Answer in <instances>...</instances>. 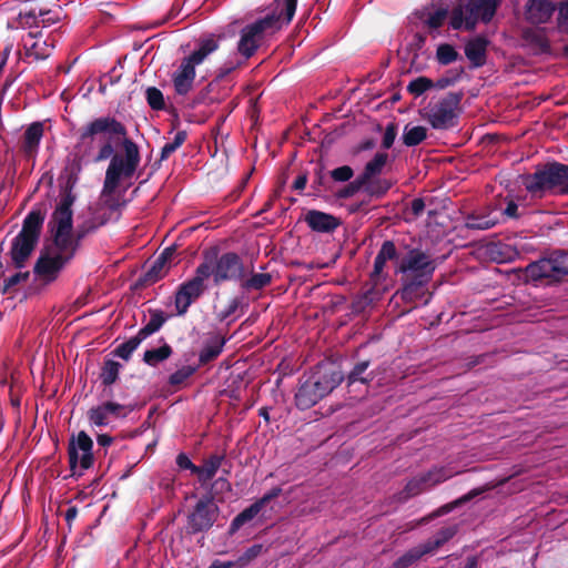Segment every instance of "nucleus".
Returning a JSON list of instances; mask_svg holds the SVG:
<instances>
[{
    "label": "nucleus",
    "instance_id": "obj_33",
    "mask_svg": "<svg viewBox=\"0 0 568 568\" xmlns=\"http://www.w3.org/2000/svg\"><path fill=\"white\" fill-rule=\"evenodd\" d=\"M388 155L386 153H376L372 161H369L362 175V181L365 183L373 176L379 174L387 162Z\"/></svg>",
    "mask_w": 568,
    "mask_h": 568
},
{
    "label": "nucleus",
    "instance_id": "obj_31",
    "mask_svg": "<svg viewBox=\"0 0 568 568\" xmlns=\"http://www.w3.org/2000/svg\"><path fill=\"white\" fill-rule=\"evenodd\" d=\"M457 532V528L455 526L446 527L440 529L433 539L424 542L426 549H429V554L437 550L440 546L452 539Z\"/></svg>",
    "mask_w": 568,
    "mask_h": 568
},
{
    "label": "nucleus",
    "instance_id": "obj_22",
    "mask_svg": "<svg viewBox=\"0 0 568 568\" xmlns=\"http://www.w3.org/2000/svg\"><path fill=\"white\" fill-rule=\"evenodd\" d=\"M43 123H31L23 133L21 150L29 156L34 155L39 150L40 141L43 136Z\"/></svg>",
    "mask_w": 568,
    "mask_h": 568
},
{
    "label": "nucleus",
    "instance_id": "obj_38",
    "mask_svg": "<svg viewBox=\"0 0 568 568\" xmlns=\"http://www.w3.org/2000/svg\"><path fill=\"white\" fill-rule=\"evenodd\" d=\"M223 344L224 343L219 339H215L214 342L206 344L200 353V362L202 364H206L216 358L223 349Z\"/></svg>",
    "mask_w": 568,
    "mask_h": 568
},
{
    "label": "nucleus",
    "instance_id": "obj_2",
    "mask_svg": "<svg viewBox=\"0 0 568 568\" xmlns=\"http://www.w3.org/2000/svg\"><path fill=\"white\" fill-rule=\"evenodd\" d=\"M296 4L297 0H275L273 8L265 16L241 29L236 49L244 61L253 57L268 37L291 22Z\"/></svg>",
    "mask_w": 568,
    "mask_h": 568
},
{
    "label": "nucleus",
    "instance_id": "obj_37",
    "mask_svg": "<svg viewBox=\"0 0 568 568\" xmlns=\"http://www.w3.org/2000/svg\"><path fill=\"white\" fill-rule=\"evenodd\" d=\"M142 342L143 339L136 334L126 342L119 345L115 349V355L124 361H128Z\"/></svg>",
    "mask_w": 568,
    "mask_h": 568
},
{
    "label": "nucleus",
    "instance_id": "obj_29",
    "mask_svg": "<svg viewBox=\"0 0 568 568\" xmlns=\"http://www.w3.org/2000/svg\"><path fill=\"white\" fill-rule=\"evenodd\" d=\"M241 286L246 291H258L270 285L272 276L268 273H254L247 278H242Z\"/></svg>",
    "mask_w": 568,
    "mask_h": 568
},
{
    "label": "nucleus",
    "instance_id": "obj_19",
    "mask_svg": "<svg viewBox=\"0 0 568 568\" xmlns=\"http://www.w3.org/2000/svg\"><path fill=\"white\" fill-rule=\"evenodd\" d=\"M308 381L324 397L342 383L343 374L333 366L320 365Z\"/></svg>",
    "mask_w": 568,
    "mask_h": 568
},
{
    "label": "nucleus",
    "instance_id": "obj_45",
    "mask_svg": "<svg viewBox=\"0 0 568 568\" xmlns=\"http://www.w3.org/2000/svg\"><path fill=\"white\" fill-rule=\"evenodd\" d=\"M168 270L169 267L164 262V257H158L146 273L148 280L153 282L158 281L166 274Z\"/></svg>",
    "mask_w": 568,
    "mask_h": 568
},
{
    "label": "nucleus",
    "instance_id": "obj_10",
    "mask_svg": "<svg viewBox=\"0 0 568 568\" xmlns=\"http://www.w3.org/2000/svg\"><path fill=\"white\" fill-rule=\"evenodd\" d=\"M568 275V253L555 252L548 257L540 258L525 267L527 281L558 282Z\"/></svg>",
    "mask_w": 568,
    "mask_h": 568
},
{
    "label": "nucleus",
    "instance_id": "obj_44",
    "mask_svg": "<svg viewBox=\"0 0 568 568\" xmlns=\"http://www.w3.org/2000/svg\"><path fill=\"white\" fill-rule=\"evenodd\" d=\"M448 9L447 7H440L433 12H429L425 23L430 29H437L442 27L447 18Z\"/></svg>",
    "mask_w": 568,
    "mask_h": 568
},
{
    "label": "nucleus",
    "instance_id": "obj_18",
    "mask_svg": "<svg viewBox=\"0 0 568 568\" xmlns=\"http://www.w3.org/2000/svg\"><path fill=\"white\" fill-rule=\"evenodd\" d=\"M24 55L33 61L44 60L52 53L54 41L42 32H29L22 38Z\"/></svg>",
    "mask_w": 568,
    "mask_h": 568
},
{
    "label": "nucleus",
    "instance_id": "obj_54",
    "mask_svg": "<svg viewBox=\"0 0 568 568\" xmlns=\"http://www.w3.org/2000/svg\"><path fill=\"white\" fill-rule=\"evenodd\" d=\"M282 494V489L280 487H274L270 491H267L262 498L257 500V503L264 507L272 499L278 497Z\"/></svg>",
    "mask_w": 568,
    "mask_h": 568
},
{
    "label": "nucleus",
    "instance_id": "obj_50",
    "mask_svg": "<svg viewBox=\"0 0 568 568\" xmlns=\"http://www.w3.org/2000/svg\"><path fill=\"white\" fill-rule=\"evenodd\" d=\"M60 19L59 11H52V10H41V18L39 20V27H50L51 24H54Z\"/></svg>",
    "mask_w": 568,
    "mask_h": 568
},
{
    "label": "nucleus",
    "instance_id": "obj_53",
    "mask_svg": "<svg viewBox=\"0 0 568 568\" xmlns=\"http://www.w3.org/2000/svg\"><path fill=\"white\" fill-rule=\"evenodd\" d=\"M558 24L564 31H568V2L561 3L558 13Z\"/></svg>",
    "mask_w": 568,
    "mask_h": 568
},
{
    "label": "nucleus",
    "instance_id": "obj_39",
    "mask_svg": "<svg viewBox=\"0 0 568 568\" xmlns=\"http://www.w3.org/2000/svg\"><path fill=\"white\" fill-rule=\"evenodd\" d=\"M458 53L450 44H440L436 51V59L440 64L447 65L457 60Z\"/></svg>",
    "mask_w": 568,
    "mask_h": 568
},
{
    "label": "nucleus",
    "instance_id": "obj_34",
    "mask_svg": "<svg viewBox=\"0 0 568 568\" xmlns=\"http://www.w3.org/2000/svg\"><path fill=\"white\" fill-rule=\"evenodd\" d=\"M262 508L263 507L257 501H255L250 507L240 513L231 523V534L239 530L245 523L252 520L262 510Z\"/></svg>",
    "mask_w": 568,
    "mask_h": 568
},
{
    "label": "nucleus",
    "instance_id": "obj_43",
    "mask_svg": "<svg viewBox=\"0 0 568 568\" xmlns=\"http://www.w3.org/2000/svg\"><path fill=\"white\" fill-rule=\"evenodd\" d=\"M186 133L184 131H179L174 135L171 142H166L161 151V159H168L173 152H175L185 141Z\"/></svg>",
    "mask_w": 568,
    "mask_h": 568
},
{
    "label": "nucleus",
    "instance_id": "obj_64",
    "mask_svg": "<svg viewBox=\"0 0 568 568\" xmlns=\"http://www.w3.org/2000/svg\"><path fill=\"white\" fill-rule=\"evenodd\" d=\"M232 566L231 561H214L210 568H231Z\"/></svg>",
    "mask_w": 568,
    "mask_h": 568
},
{
    "label": "nucleus",
    "instance_id": "obj_8",
    "mask_svg": "<svg viewBox=\"0 0 568 568\" xmlns=\"http://www.w3.org/2000/svg\"><path fill=\"white\" fill-rule=\"evenodd\" d=\"M501 0H467L455 7L450 14L449 24L453 29L471 30L478 21L489 22Z\"/></svg>",
    "mask_w": 568,
    "mask_h": 568
},
{
    "label": "nucleus",
    "instance_id": "obj_12",
    "mask_svg": "<svg viewBox=\"0 0 568 568\" xmlns=\"http://www.w3.org/2000/svg\"><path fill=\"white\" fill-rule=\"evenodd\" d=\"M75 250L58 247L57 245H48L41 253L34 265V274L44 282L54 281L61 270L69 263Z\"/></svg>",
    "mask_w": 568,
    "mask_h": 568
},
{
    "label": "nucleus",
    "instance_id": "obj_57",
    "mask_svg": "<svg viewBox=\"0 0 568 568\" xmlns=\"http://www.w3.org/2000/svg\"><path fill=\"white\" fill-rule=\"evenodd\" d=\"M242 64V62H236V63H233V62H226L224 63L220 70H219V77L220 78H223L225 75H227L230 72H232L233 70H235L237 67H240Z\"/></svg>",
    "mask_w": 568,
    "mask_h": 568
},
{
    "label": "nucleus",
    "instance_id": "obj_40",
    "mask_svg": "<svg viewBox=\"0 0 568 568\" xmlns=\"http://www.w3.org/2000/svg\"><path fill=\"white\" fill-rule=\"evenodd\" d=\"M434 87V82L426 77H418L409 82L407 90L409 93L418 97Z\"/></svg>",
    "mask_w": 568,
    "mask_h": 568
},
{
    "label": "nucleus",
    "instance_id": "obj_13",
    "mask_svg": "<svg viewBox=\"0 0 568 568\" xmlns=\"http://www.w3.org/2000/svg\"><path fill=\"white\" fill-rule=\"evenodd\" d=\"M68 456L70 469L73 475L81 476L84 470L93 466V440L84 430L70 437Z\"/></svg>",
    "mask_w": 568,
    "mask_h": 568
},
{
    "label": "nucleus",
    "instance_id": "obj_49",
    "mask_svg": "<svg viewBox=\"0 0 568 568\" xmlns=\"http://www.w3.org/2000/svg\"><path fill=\"white\" fill-rule=\"evenodd\" d=\"M353 174L354 172L348 165L336 168L331 172L332 179L337 182H346L352 179Z\"/></svg>",
    "mask_w": 568,
    "mask_h": 568
},
{
    "label": "nucleus",
    "instance_id": "obj_24",
    "mask_svg": "<svg viewBox=\"0 0 568 568\" xmlns=\"http://www.w3.org/2000/svg\"><path fill=\"white\" fill-rule=\"evenodd\" d=\"M397 257V250L392 241H385L382 244L381 250L378 251L375 261H374V270L373 276H379L384 271V267L388 261L395 260Z\"/></svg>",
    "mask_w": 568,
    "mask_h": 568
},
{
    "label": "nucleus",
    "instance_id": "obj_27",
    "mask_svg": "<svg viewBox=\"0 0 568 568\" xmlns=\"http://www.w3.org/2000/svg\"><path fill=\"white\" fill-rule=\"evenodd\" d=\"M165 321L166 317L162 311H151L149 322L142 328H140L136 334L144 341L152 334L156 333L163 326Z\"/></svg>",
    "mask_w": 568,
    "mask_h": 568
},
{
    "label": "nucleus",
    "instance_id": "obj_36",
    "mask_svg": "<svg viewBox=\"0 0 568 568\" xmlns=\"http://www.w3.org/2000/svg\"><path fill=\"white\" fill-rule=\"evenodd\" d=\"M498 222L496 216L489 215H471L468 216L466 225L474 230H488L494 227Z\"/></svg>",
    "mask_w": 568,
    "mask_h": 568
},
{
    "label": "nucleus",
    "instance_id": "obj_1",
    "mask_svg": "<svg viewBox=\"0 0 568 568\" xmlns=\"http://www.w3.org/2000/svg\"><path fill=\"white\" fill-rule=\"evenodd\" d=\"M108 159L111 161L105 171L101 199L114 209V192L121 182L133 178L141 162L139 146L126 136V129L121 122L111 116H101L82 126L68 158L65 173L68 183L73 187L83 165Z\"/></svg>",
    "mask_w": 568,
    "mask_h": 568
},
{
    "label": "nucleus",
    "instance_id": "obj_5",
    "mask_svg": "<svg viewBox=\"0 0 568 568\" xmlns=\"http://www.w3.org/2000/svg\"><path fill=\"white\" fill-rule=\"evenodd\" d=\"M219 48V40L209 37L201 40L199 48L190 55L182 59L176 70L172 73L174 91L179 95H186L193 88L195 68Z\"/></svg>",
    "mask_w": 568,
    "mask_h": 568
},
{
    "label": "nucleus",
    "instance_id": "obj_14",
    "mask_svg": "<svg viewBox=\"0 0 568 568\" xmlns=\"http://www.w3.org/2000/svg\"><path fill=\"white\" fill-rule=\"evenodd\" d=\"M453 476L454 473L445 467L433 468L408 480L404 489L396 495V499L399 503H405L409 498L418 496Z\"/></svg>",
    "mask_w": 568,
    "mask_h": 568
},
{
    "label": "nucleus",
    "instance_id": "obj_26",
    "mask_svg": "<svg viewBox=\"0 0 568 568\" xmlns=\"http://www.w3.org/2000/svg\"><path fill=\"white\" fill-rule=\"evenodd\" d=\"M429 549H426L424 544L410 548L394 562V568H409L416 564L423 556L428 555Z\"/></svg>",
    "mask_w": 568,
    "mask_h": 568
},
{
    "label": "nucleus",
    "instance_id": "obj_28",
    "mask_svg": "<svg viewBox=\"0 0 568 568\" xmlns=\"http://www.w3.org/2000/svg\"><path fill=\"white\" fill-rule=\"evenodd\" d=\"M427 138V130L422 125H409L404 128L403 143L406 146H415L422 143Z\"/></svg>",
    "mask_w": 568,
    "mask_h": 568
},
{
    "label": "nucleus",
    "instance_id": "obj_35",
    "mask_svg": "<svg viewBox=\"0 0 568 568\" xmlns=\"http://www.w3.org/2000/svg\"><path fill=\"white\" fill-rule=\"evenodd\" d=\"M220 466L221 458L213 456L203 466L194 467V474L199 476L201 481H207L216 475Z\"/></svg>",
    "mask_w": 568,
    "mask_h": 568
},
{
    "label": "nucleus",
    "instance_id": "obj_63",
    "mask_svg": "<svg viewBox=\"0 0 568 568\" xmlns=\"http://www.w3.org/2000/svg\"><path fill=\"white\" fill-rule=\"evenodd\" d=\"M11 51H12V44H8L3 49V51H2V59H1V62H0V71L6 65L7 60H8L9 55H10Z\"/></svg>",
    "mask_w": 568,
    "mask_h": 568
},
{
    "label": "nucleus",
    "instance_id": "obj_55",
    "mask_svg": "<svg viewBox=\"0 0 568 568\" xmlns=\"http://www.w3.org/2000/svg\"><path fill=\"white\" fill-rule=\"evenodd\" d=\"M176 464L180 468L190 469L192 473H194V467H196L185 454L178 455Z\"/></svg>",
    "mask_w": 568,
    "mask_h": 568
},
{
    "label": "nucleus",
    "instance_id": "obj_59",
    "mask_svg": "<svg viewBox=\"0 0 568 568\" xmlns=\"http://www.w3.org/2000/svg\"><path fill=\"white\" fill-rule=\"evenodd\" d=\"M485 490H486V488H475V489L470 490L469 493H467L466 495H464L463 497H460L457 500V503L458 504H463V503L469 501L470 499H473L474 497L480 495Z\"/></svg>",
    "mask_w": 568,
    "mask_h": 568
},
{
    "label": "nucleus",
    "instance_id": "obj_60",
    "mask_svg": "<svg viewBox=\"0 0 568 568\" xmlns=\"http://www.w3.org/2000/svg\"><path fill=\"white\" fill-rule=\"evenodd\" d=\"M97 442L102 447H108L113 443V437L108 434H100L97 436Z\"/></svg>",
    "mask_w": 568,
    "mask_h": 568
},
{
    "label": "nucleus",
    "instance_id": "obj_47",
    "mask_svg": "<svg viewBox=\"0 0 568 568\" xmlns=\"http://www.w3.org/2000/svg\"><path fill=\"white\" fill-rule=\"evenodd\" d=\"M145 95L149 105L153 110H162L164 108V98L159 89L150 87L146 89Z\"/></svg>",
    "mask_w": 568,
    "mask_h": 568
},
{
    "label": "nucleus",
    "instance_id": "obj_32",
    "mask_svg": "<svg viewBox=\"0 0 568 568\" xmlns=\"http://www.w3.org/2000/svg\"><path fill=\"white\" fill-rule=\"evenodd\" d=\"M457 532V528L455 526L446 527L440 529L433 539L424 542L426 549H429V554L437 550L440 546L452 539Z\"/></svg>",
    "mask_w": 568,
    "mask_h": 568
},
{
    "label": "nucleus",
    "instance_id": "obj_9",
    "mask_svg": "<svg viewBox=\"0 0 568 568\" xmlns=\"http://www.w3.org/2000/svg\"><path fill=\"white\" fill-rule=\"evenodd\" d=\"M568 165L558 162L546 164L536 170L532 174L523 176V184L526 190L537 196H541L550 190H558L564 193V178Z\"/></svg>",
    "mask_w": 568,
    "mask_h": 568
},
{
    "label": "nucleus",
    "instance_id": "obj_16",
    "mask_svg": "<svg viewBox=\"0 0 568 568\" xmlns=\"http://www.w3.org/2000/svg\"><path fill=\"white\" fill-rule=\"evenodd\" d=\"M220 509L212 497L200 499L187 517V526L192 532L209 530L217 520Z\"/></svg>",
    "mask_w": 568,
    "mask_h": 568
},
{
    "label": "nucleus",
    "instance_id": "obj_25",
    "mask_svg": "<svg viewBox=\"0 0 568 568\" xmlns=\"http://www.w3.org/2000/svg\"><path fill=\"white\" fill-rule=\"evenodd\" d=\"M486 40L476 38L465 47V54L475 65L479 67L485 62Z\"/></svg>",
    "mask_w": 568,
    "mask_h": 568
},
{
    "label": "nucleus",
    "instance_id": "obj_23",
    "mask_svg": "<svg viewBox=\"0 0 568 568\" xmlns=\"http://www.w3.org/2000/svg\"><path fill=\"white\" fill-rule=\"evenodd\" d=\"M323 398L322 394L315 388L308 378L300 386L295 394V402L298 408L308 409Z\"/></svg>",
    "mask_w": 568,
    "mask_h": 568
},
{
    "label": "nucleus",
    "instance_id": "obj_61",
    "mask_svg": "<svg viewBox=\"0 0 568 568\" xmlns=\"http://www.w3.org/2000/svg\"><path fill=\"white\" fill-rule=\"evenodd\" d=\"M517 210H518V206L515 202H509L504 211V213L508 216V217H516L517 216Z\"/></svg>",
    "mask_w": 568,
    "mask_h": 568
},
{
    "label": "nucleus",
    "instance_id": "obj_7",
    "mask_svg": "<svg viewBox=\"0 0 568 568\" xmlns=\"http://www.w3.org/2000/svg\"><path fill=\"white\" fill-rule=\"evenodd\" d=\"M205 280L212 278L214 284L223 282L240 281L244 276V264L242 258L233 252L224 253L221 256L204 255V260L196 267Z\"/></svg>",
    "mask_w": 568,
    "mask_h": 568
},
{
    "label": "nucleus",
    "instance_id": "obj_30",
    "mask_svg": "<svg viewBox=\"0 0 568 568\" xmlns=\"http://www.w3.org/2000/svg\"><path fill=\"white\" fill-rule=\"evenodd\" d=\"M172 355V348L169 344H164L159 348L148 349L144 352L143 361L150 366H156Z\"/></svg>",
    "mask_w": 568,
    "mask_h": 568
},
{
    "label": "nucleus",
    "instance_id": "obj_6",
    "mask_svg": "<svg viewBox=\"0 0 568 568\" xmlns=\"http://www.w3.org/2000/svg\"><path fill=\"white\" fill-rule=\"evenodd\" d=\"M40 211H31L24 219L20 233L13 239L10 257L16 268H23L40 237L43 224Z\"/></svg>",
    "mask_w": 568,
    "mask_h": 568
},
{
    "label": "nucleus",
    "instance_id": "obj_46",
    "mask_svg": "<svg viewBox=\"0 0 568 568\" xmlns=\"http://www.w3.org/2000/svg\"><path fill=\"white\" fill-rule=\"evenodd\" d=\"M369 366L368 361L361 362L354 366L352 372L347 376L348 384H353L356 382L366 383L368 378L364 376L367 368Z\"/></svg>",
    "mask_w": 568,
    "mask_h": 568
},
{
    "label": "nucleus",
    "instance_id": "obj_62",
    "mask_svg": "<svg viewBox=\"0 0 568 568\" xmlns=\"http://www.w3.org/2000/svg\"><path fill=\"white\" fill-rule=\"evenodd\" d=\"M306 182H307V179L305 175H298L295 181H294V189L295 190H304L305 185H306Z\"/></svg>",
    "mask_w": 568,
    "mask_h": 568
},
{
    "label": "nucleus",
    "instance_id": "obj_4",
    "mask_svg": "<svg viewBox=\"0 0 568 568\" xmlns=\"http://www.w3.org/2000/svg\"><path fill=\"white\" fill-rule=\"evenodd\" d=\"M435 271L434 261L425 252L420 250H410L403 257L395 270L396 273L403 275V296L412 298L415 290L425 285Z\"/></svg>",
    "mask_w": 568,
    "mask_h": 568
},
{
    "label": "nucleus",
    "instance_id": "obj_51",
    "mask_svg": "<svg viewBox=\"0 0 568 568\" xmlns=\"http://www.w3.org/2000/svg\"><path fill=\"white\" fill-rule=\"evenodd\" d=\"M263 550L262 545H253L250 547L240 558L239 562L241 566L248 564L251 560L256 558Z\"/></svg>",
    "mask_w": 568,
    "mask_h": 568
},
{
    "label": "nucleus",
    "instance_id": "obj_42",
    "mask_svg": "<svg viewBox=\"0 0 568 568\" xmlns=\"http://www.w3.org/2000/svg\"><path fill=\"white\" fill-rule=\"evenodd\" d=\"M40 18H41V9L24 10L19 13V23L23 28L39 27Z\"/></svg>",
    "mask_w": 568,
    "mask_h": 568
},
{
    "label": "nucleus",
    "instance_id": "obj_20",
    "mask_svg": "<svg viewBox=\"0 0 568 568\" xmlns=\"http://www.w3.org/2000/svg\"><path fill=\"white\" fill-rule=\"evenodd\" d=\"M555 11V4L550 0H529L526 4V20L534 24L546 23Z\"/></svg>",
    "mask_w": 568,
    "mask_h": 568
},
{
    "label": "nucleus",
    "instance_id": "obj_58",
    "mask_svg": "<svg viewBox=\"0 0 568 568\" xmlns=\"http://www.w3.org/2000/svg\"><path fill=\"white\" fill-rule=\"evenodd\" d=\"M424 209H425V203L422 199H414L412 201L410 210L415 216L420 215L423 213Z\"/></svg>",
    "mask_w": 568,
    "mask_h": 568
},
{
    "label": "nucleus",
    "instance_id": "obj_15",
    "mask_svg": "<svg viewBox=\"0 0 568 568\" xmlns=\"http://www.w3.org/2000/svg\"><path fill=\"white\" fill-rule=\"evenodd\" d=\"M205 281L196 268L194 276L178 287L174 295L176 315L182 316L186 314L189 307L201 297L206 288Z\"/></svg>",
    "mask_w": 568,
    "mask_h": 568
},
{
    "label": "nucleus",
    "instance_id": "obj_41",
    "mask_svg": "<svg viewBox=\"0 0 568 568\" xmlns=\"http://www.w3.org/2000/svg\"><path fill=\"white\" fill-rule=\"evenodd\" d=\"M120 367H121V365L118 362L108 361L104 364V366L102 368V373H101V378H102L103 384H105V385L113 384L118 378Z\"/></svg>",
    "mask_w": 568,
    "mask_h": 568
},
{
    "label": "nucleus",
    "instance_id": "obj_52",
    "mask_svg": "<svg viewBox=\"0 0 568 568\" xmlns=\"http://www.w3.org/2000/svg\"><path fill=\"white\" fill-rule=\"evenodd\" d=\"M395 138H396V128L394 124H389L386 126V130L384 132V135H383V141H382V145L384 149H389L394 141H395Z\"/></svg>",
    "mask_w": 568,
    "mask_h": 568
},
{
    "label": "nucleus",
    "instance_id": "obj_11",
    "mask_svg": "<svg viewBox=\"0 0 568 568\" xmlns=\"http://www.w3.org/2000/svg\"><path fill=\"white\" fill-rule=\"evenodd\" d=\"M460 95L448 93L440 100L429 103L424 110V119L436 130H447L457 124Z\"/></svg>",
    "mask_w": 568,
    "mask_h": 568
},
{
    "label": "nucleus",
    "instance_id": "obj_56",
    "mask_svg": "<svg viewBox=\"0 0 568 568\" xmlns=\"http://www.w3.org/2000/svg\"><path fill=\"white\" fill-rule=\"evenodd\" d=\"M192 372H189V371H178L175 372L174 374H172L170 376V383L175 385V384H180L182 383L184 379H186L190 375H191Z\"/></svg>",
    "mask_w": 568,
    "mask_h": 568
},
{
    "label": "nucleus",
    "instance_id": "obj_48",
    "mask_svg": "<svg viewBox=\"0 0 568 568\" xmlns=\"http://www.w3.org/2000/svg\"><path fill=\"white\" fill-rule=\"evenodd\" d=\"M29 276H30L29 271H19L16 274L7 277L3 282L2 292L7 293L9 290L17 286L18 284L27 282Z\"/></svg>",
    "mask_w": 568,
    "mask_h": 568
},
{
    "label": "nucleus",
    "instance_id": "obj_17",
    "mask_svg": "<svg viewBox=\"0 0 568 568\" xmlns=\"http://www.w3.org/2000/svg\"><path fill=\"white\" fill-rule=\"evenodd\" d=\"M131 412L126 406L115 402H104L91 407L88 420L91 427H108L119 418H124Z\"/></svg>",
    "mask_w": 568,
    "mask_h": 568
},
{
    "label": "nucleus",
    "instance_id": "obj_21",
    "mask_svg": "<svg viewBox=\"0 0 568 568\" xmlns=\"http://www.w3.org/2000/svg\"><path fill=\"white\" fill-rule=\"evenodd\" d=\"M305 222L313 231L321 233L332 232L339 225L338 219L334 215L315 210L305 215Z\"/></svg>",
    "mask_w": 568,
    "mask_h": 568
},
{
    "label": "nucleus",
    "instance_id": "obj_3",
    "mask_svg": "<svg viewBox=\"0 0 568 568\" xmlns=\"http://www.w3.org/2000/svg\"><path fill=\"white\" fill-rule=\"evenodd\" d=\"M72 189L71 184L67 183V191L52 212L48 227L52 237L51 244L77 251L79 240L83 234L79 233L75 236L73 231L72 205L75 201V195L72 193Z\"/></svg>",
    "mask_w": 568,
    "mask_h": 568
}]
</instances>
